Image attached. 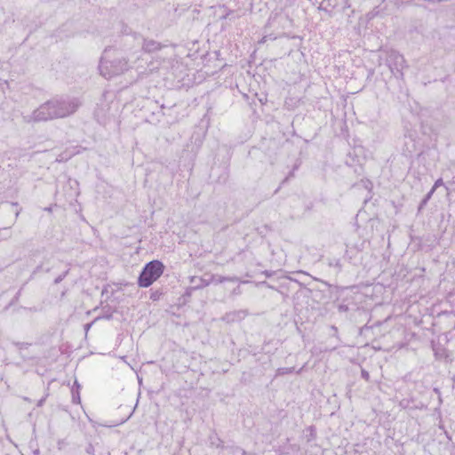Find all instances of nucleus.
Here are the masks:
<instances>
[{"mask_svg":"<svg viewBox=\"0 0 455 455\" xmlns=\"http://www.w3.org/2000/svg\"><path fill=\"white\" fill-rule=\"evenodd\" d=\"M77 108L74 102L48 101L41 105L33 113L35 121H47L53 118H62L73 114Z\"/></svg>","mask_w":455,"mask_h":455,"instance_id":"1","label":"nucleus"},{"mask_svg":"<svg viewBox=\"0 0 455 455\" xmlns=\"http://www.w3.org/2000/svg\"><path fill=\"white\" fill-rule=\"evenodd\" d=\"M164 272V265L159 260L150 261L146 265L139 277L140 287H148L156 281Z\"/></svg>","mask_w":455,"mask_h":455,"instance_id":"2","label":"nucleus"},{"mask_svg":"<svg viewBox=\"0 0 455 455\" xmlns=\"http://www.w3.org/2000/svg\"><path fill=\"white\" fill-rule=\"evenodd\" d=\"M108 68V62L101 60V62L100 64V70L104 76H108V77H110L113 75H118V74L124 72L127 68V62L120 61V67L115 68V70L112 73L108 72L107 71Z\"/></svg>","mask_w":455,"mask_h":455,"instance_id":"3","label":"nucleus"},{"mask_svg":"<svg viewBox=\"0 0 455 455\" xmlns=\"http://www.w3.org/2000/svg\"><path fill=\"white\" fill-rule=\"evenodd\" d=\"M161 48L160 44L153 40L145 41L143 44V49L147 52H156Z\"/></svg>","mask_w":455,"mask_h":455,"instance_id":"4","label":"nucleus"},{"mask_svg":"<svg viewBox=\"0 0 455 455\" xmlns=\"http://www.w3.org/2000/svg\"><path fill=\"white\" fill-rule=\"evenodd\" d=\"M440 184H442V180H438L435 182V184L434 188H432V190H431L430 192H428V199L430 198L431 194L434 192V190L435 189V188H436L437 186H439Z\"/></svg>","mask_w":455,"mask_h":455,"instance_id":"5","label":"nucleus"},{"mask_svg":"<svg viewBox=\"0 0 455 455\" xmlns=\"http://www.w3.org/2000/svg\"><path fill=\"white\" fill-rule=\"evenodd\" d=\"M362 376L366 379V380H369V378H370V375L367 371H362Z\"/></svg>","mask_w":455,"mask_h":455,"instance_id":"6","label":"nucleus"},{"mask_svg":"<svg viewBox=\"0 0 455 455\" xmlns=\"http://www.w3.org/2000/svg\"><path fill=\"white\" fill-rule=\"evenodd\" d=\"M231 280H232V279H230V278H226V277H220V278L219 279V281H220V283H221V282H224V281H231Z\"/></svg>","mask_w":455,"mask_h":455,"instance_id":"7","label":"nucleus"}]
</instances>
